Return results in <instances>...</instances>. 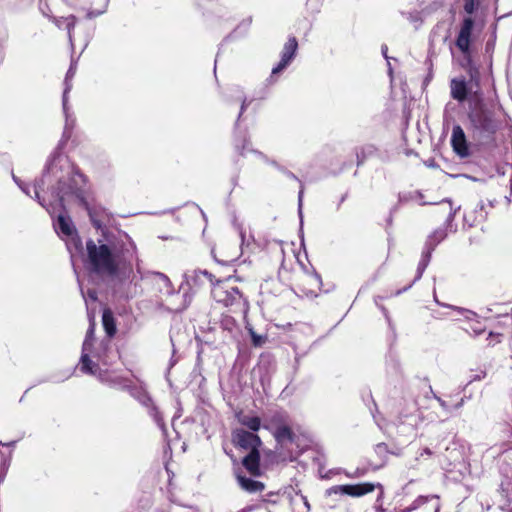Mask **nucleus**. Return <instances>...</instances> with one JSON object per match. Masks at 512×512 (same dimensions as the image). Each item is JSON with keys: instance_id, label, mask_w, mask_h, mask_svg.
<instances>
[{"instance_id": "1", "label": "nucleus", "mask_w": 512, "mask_h": 512, "mask_svg": "<svg viewBox=\"0 0 512 512\" xmlns=\"http://www.w3.org/2000/svg\"><path fill=\"white\" fill-rule=\"evenodd\" d=\"M106 244L96 245L93 240H88L86 249L91 270L99 275L110 277L119 283L130 280L133 273L132 266L121 260L117 261L114 254L136 253V245L126 233H119V240Z\"/></svg>"}, {"instance_id": "2", "label": "nucleus", "mask_w": 512, "mask_h": 512, "mask_svg": "<svg viewBox=\"0 0 512 512\" xmlns=\"http://www.w3.org/2000/svg\"><path fill=\"white\" fill-rule=\"evenodd\" d=\"M468 118L472 127L480 133L494 134L500 126L494 110L484 103L478 92H474L470 99Z\"/></svg>"}, {"instance_id": "3", "label": "nucleus", "mask_w": 512, "mask_h": 512, "mask_svg": "<svg viewBox=\"0 0 512 512\" xmlns=\"http://www.w3.org/2000/svg\"><path fill=\"white\" fill-rule=\"evenodd\" d=\"M211 293L216 302L231 308L232 311L242 312L248 309V301L238 287L232 284L230 278L217 280Z\"/></svg>"}, {"instance_id": "4", "label": "nucleus", "mask_w": 512, "mask_h": 512, "mask_svg": "<svg viewBox=\"0 0 512 512\" xmlns=\"http://www.w3.org/2000/svg\"><path fill=\"white\" fill-rule=\"evenodd\" d=\"M446 236L447 232L443 228L436 229L432 234L428 236L425 244V251L423 252L422 258L417 267V274L414 280L407 287L404 288V291L409 289L416 281H418L422 277L423 272L425 271L430 261L431 252L440 242H442L446 238Z\"/></svg>"}, {"instance_id": "5", "label": "nucleus", "mask_w": 512, "mask_h": 512, "mask_svg": "<svg viewBox=\"0 0 512 512\" xmlns=\"http://www.w3.org/2000/svg\"><path fill=\"white\" fill-rule=\"evenodd\" d=\"M231 440L234 446L249 451L258 450L262 445V441L256 433L249 432L244 428L233 429Z\"/></svg>"}, {"instance_id": "6", "label": "nucleus", "mask_w": 512, "mask_h": 512, "mask_svg": "<svg viewBox=\"0 0 512 512\" xmlns=\"http://www.w3.org/2000/svg\"><path fill=\"white\" fill-rule=\"evenodd\" d=\"M89 328L86 333L85 340L82 345V355L80 358V370L86 374H95V371L92 368L93 361L90 359L88 352L91 350L94 339L95 332V322L94 317L89 316Z\"/></svg>"}, {"instance_id": "7", "label": "nucleus", "mask_w": 512, "mask_h": 512, "mask_svg": "<svg viewBox=\"0 0 512 512\" xmlns=\"http://www.w3.org/2000/svg\"><path fill=\"white\" fill-rule=\"evenodd\" d=\"M474 21L471 17L463 20L460 31L456 39L457 48L463 53L466 59H470V42Z\"/></svg>"}, {"instance_id": "8", "label": "nucleus", "mask_w": 512, "mask_h": 512, "mask_svg": "<svg viewBox=\"0 0 512 512\" xmlns=\"http://www.w3.org/2000/svg\"><path fill=\"white\" fill-rule=\"evenodd\" d=\"M76 69H77V64L75 61H72L70 64V67L66 73L65 80H64L65 88H64L63 97H62V106H63L64 114L66 116L65 132L68 129H72L74 126V123H75V119H70L69 114H68V93L72 89V79L76 73Z\"/></svg>"}, {"instance_id": "9", "label": "nucleus", "mask_w": 512, "mask_h": 512, "mask_svg": "<svg viewBox=\"0 0 512 512\" xmlns=\"http://www.w3.org/2000/svg\"><path fill=\"white\" fill-rule=\"evenodd\" d=\"M298 49V42L295 37H290L285 43L280 62L272 69L271 77L283 71L293 60Z\"/></svg>"}, {"instance_id": "10", "label": "nucleus", "mask_w": 512, "mask_h": 512, "mask_svg": "<svg viewBox=\"0 0 512 512\" xmlns=\"http://www.w3.org/2000/svg\"><path fill=\"white\" fill-rule=\"evenodd\" d=\"M451 145L454 152L461 158H465L469 155L466 136L464 130L459 125H455L452 129Z\"/></svg>"}, {"instance_id": "11", "label": "nucleus", "mask_w": 512, "mask_h": 512, "mask_svg": "<svg viewBox=\"0 0 512 512\" xmlns=\"http://www.w3.org/2000/svg\"><path fill=\"white\" fill-rule=\"evenodd\" d=\"M376 488H380L382 490V485L380 483L374 484L370 482L360 484H346L345 495L351 497H361L373 492Z\"/></svg>"}, {"instance_id": "12", "label": "nucleus", "mask_w": 512, "mask_h": 512, "mask_svg": "<svg viewBox=\"0 0 512 512\" xmlns=\"http://www.w3.org/2000/svg\"><path fill=\"white\" fill-rule=\"evenodd\" d=\"M450 95L451 97L462 103L468 97V87L464 78H453L450 81Z\"/></svg>"}, {"instance_id": "13", "label": "nucleus", "mask_w": 512, "mask_h": 512, "mask_svg": "<svg viewBox=\"0 0 512 512\" xmlns=\"http://www.w3.org/2000/svg\"><path fill=\"white\" fill-rule=\"evenodd\" d=\"M365 473H366V470L360 469V468H357L353 473L347 472L342 468H333V469H329V470H324L323 467L319 468V476L321 479H324V480H330L333 477H335L336 475H340V474H345V476L348 478H358V477H362L363 475H365Z\"/></svg>"}, {"instance_id": "14", "label": "nucleus", "mask_w": 512, "mask_h": 512, "mask_svg": "<svg viewBox=\"0 0 512 512\" xmlns=\"http://www.w3.org/2000/svg\"><path fill=\"white\" fill-rule=\"evenodd\" d=\"M242 464L245 467V469L252 475V476H260V452L258 450L249 451L248 455H246L243 460Z\"/></svg>"}, {"instance_id": "15", "label": "nucleus", "mask_w": 512, "mask_h": 512, "mask_svg": "<svg viewBox=\"0 0 512 512\" xmlns=\"http://www.w3.org/2000/svg\"><path fill=\"white\" fill-rule=\"evenodd\" d=\"M235 476L239 486L249 493L261 492L265 488L262 482L248 478L239 471L235 472Z\"/></svg>"}, {"instance_id": "16", "label": "nucleus", "mask_w": 512, "mask_h": 512, "mask_svg": "<svg viewBox=\"0 0 512 512\" xmlns=\"http://www.w3.org/2000/svg\"><path fill=\"white\" fill-rule=\"evenodd\" d=\"M239 424L247 427L250 431L256 433L261 427V419L257 416H250L239 411L235 414Z\"/></svg>"}, {"instance_id": "17", "label": "nucleus", "mask_w": 512, "mask_h": 512, "mask_svg": "<svg viewBox=\"0 0 512 512\" xmlns=\"http://www.w3.org/2000/svg\"><path fill=\"white\" fill-rule=\"evenodd\" d=\"M374 453L376 454L377 459L375 461L370 460L369 466L372 469L377 470L382 468L386 464L389 450L385 443H378L374 447Z\"/></svg>"}, {"instance_id": "18", "label": "nucleus", "mask_w": 512, "mask_h": 512, "mask_svg": "<svg viewBox=\"0 0 512 512\" xmlns=\"http://www.w3.org/2000/svg\"><path fill=\"white\" fill-rule=\"evenodd\" d=\"M53 23L58 27V28H62V27H65L66 30H67V33H68V39H69V42L71 44V46H73V29L76 25V17L74 15H70L68 17H52L51 18Z\"/></svg>"}, {"instance_id": "19", "label": "nucleus", "mask_w": 512, "mask_h": 512, "mask_svg": "<svg viewBox=\"0 0 512 512\" xmlns=\"http://www.w3.org/2000/svg\"><path fill=\"white\" fill-rule=\"evenodd\" d=\"M56 232L64 236L70 237L76 235V229L69 217L59 215L55 225Z\"/></svg>"}, {"instance_id": "20", "label": "nucleus", "mask_w": 512, "mask_h": 512, "mask_svg": "<svg viewBox=\"0 0 512 512\" xmlns=\"http://www.w3.org/2000/svg\"><path fill=\"white\" fill-rule=\"evenodd\" d=\"M102 324L109 337H113L116 334L117 329L115 319L110 309H104L102 314Z\"/></svg>"}, {"instance_id": "21", "label": "nucleus", "mask_w": 512, "mask_h": 512, "mask_svg": "<svg viewBox=\"0 0 512 512\" xmlns=\"http://www.w3.org/2000/svg\"><path fill=\"white\" fill-rule=\"evenodd\" d=\"M429 500L434 501V504H433L434 512H438L440 505H439V501H438L439 497L437 495L419 496L418 498H416L414 500V502L412 503V506L407 509V512L419 508L421 505L425 504Z\"/></svg>"}, {"instance_id": "22", "label": "nucleus", "mask_w": 512, "mask_h": 512, "mask_svg": "<svg viewBox=\"0 0 512 512\" xmlns=\"http://www.w3.org/2000/svg\"><path fill=\"white\" fill-rule=\"evenodd\" d=\"M274 436L278 442H292L294 439V434L287 425H279L274 432Z\"/></svg>"}, {"instance_id": "23", "label": "nucleus", "mask_w": 512, "mask_h": 512, "mask_svg": "<svg viewBox=\"0 0 512 512\" xmlns=\"http://www.w3.org/2000/svg\"><path fill=\"white\" fill-rule=\"evenodd\" d=\"M91 366H92L93 370L95 371V374H93V375L97 376L100 381H102L104 383H109V384L117 383L115 378H113L107 371H102L96 363L93 362V364Z\"/></svg>"}, {"instance_id": "24", "label": "nucleus", "mask_w": 512, "mask_h": 512, "mask_svg": "<svg viewBox=\"0 0 512 512\" xmlns=\"http://www.w3.org/2000/svg\"><path fill=\"white\" fill-rule=\"evenodd\" d=\"M441 205L447 210L448 215L446 218V225L449 226L451 222L454 220V217L456 215L457 209L452 207L450 200H444L442 201Z\"/></svg>"}, {"instance_id": "25", "label": "nucleus", "mask_w": 512, "mask_h": 512, "mask_svg": "<svg viewBox=\"0 0 512 512\" xmlns=\"http://www.w3.org/2000/svg\"><path fill=\"white\" fill-rule=\"evenodd\" d=\"M346 485H335L325 491L327 497L332 495H345Z\"/></svg>"}, {"instance_id": "26", "label": "nucleus", "mask_w": 512, "mask_h": 512, "mask_svg": "<svg viewBox=\"0 0 512 512\" xmlns=\"http://www.w3.org/2000/svg\"><path fill=\"white\" fill-rule=\"evenodd\" d=\"M201 277L207 278V280L214 286L216 282H214V276L209 273L207 270H197L194 272L195 280H201Z\"/></svg>"}, {"instance_id": "27", "label": "nucleus", "mask_w": 512, "mask_h": 512, "mask_svg": "<svg viewBox=\"0 0 512 512\" xmlns=\"http://www.w3.org/2000/svg\"><path fill=\"white\" fill-rule=\"evenodd\" d=\"M476 8V0H465L464 10L468 14H472Z\"/></svg>"}, {"instance_id": "28", "label": "nucleus", "mask_w": 512, "mask_h": 512, "mask_svg": "<svg viewBox=\"0 0 512 512\" xmlns=\"http://www.w3.org/2000/svg\"><path fill=\"white\" fill-rule=\"evenodd\" d=\"M501 337H502V334H500V333L494 334L493 332H490L488 339L491 338L493 340H491L489 342V345H494L495 343H499L501 341Z\"/></svg>"}, {"instance_id": "29", "label": "nucleus", "mask_w": 512, "mask_h": 512, "mask_svg": "<svg viewBox=\"0 0 512 512\" xmlns=\"http://www.w3.org/2000/svg\"><path fill=\"white\" fill-rule=\"evenodd\" d=\"M153 411H154V419H155V421L158 423L159 426H163L164 425L163 424V419H162L159 411L156 408H154Z\"/></svg>"}, {"instance_id": "30", "label": "nucleus", "mask_w": 512, "mask_h": 512, "mask_svg": "<svg viewBox=\"0 0 512 512\" xmlns=\"http://www.w3.org/2000/svg\"><path fill=\"white\" fill-rule=\"evenodd\" d=\"M14 180L17 182V184L19 185V187L21 188V190H22L25 194L30 195V192H31V191H30V190H31L30 188H31V187H30L29 185H26V184H20V183L18 182V180H17L15 177H14Z\"/></svg>"}, {"instance_id": "31", "label": "nucleus", "mask_w": 512, "mask_h": 512, "mask_svg": "<svg viewBox=\"0 0 512 512\" xmlns=\"http://www.w3.org/2000/svg\"><path fill=\"white\" fill-rule=\"evenodd\" d=\"M252 340H253V344L255 346H259V345H261L263 343L262 337L256 335L255 333H252Z\"/></svg>"}, {"instance_id": "32", "label": "nucleus", "mask_w": 512, "mask_h": 512, "mask_svg": "<svg viewBox=\"0 0 512 512\" xmlns=\"http://www.w3.org/2000/svg\"><path fill=\"white\" fill-rule=\"evenodd\" d=\"M299 496H300V499H301V501L303 502V504H304V506L306 508V511L309 512L311 507H310V503H309L307 497L302 495V494H299Z\"/></svg>"}, {"instance_id": "33", "label": "nucleus", "mask_w": 512, "mask_h": 512, "mask_svg": "<svg viewBox=\"0 0 512 512\" xmlns=\"http://www.w3.org/2000/svg\"><path fill=\"white\" fill-rule=\"evenodd\" d=\"M87 296L92 301H96L97 300V292L95 290H88L87 291Z\"/></svg>"}, {"instance_id": "34", "label": "nucleus", "mask_w": 512, "mask_h": 512, "mask_svg": "<svg viewBox=\"0 0 512 512\" xmlns=\"http://www.w3.org/2000/svg\"><path fill=\"white\" fill-rule=\"evenodd\" d=\"M310 279L315 283V284H319L320 283V276L317 274V273H312L311 275H309Z\"/></svg>"}, {"instance_id": "35", "label": "nucleus", "mask_w": 512, "mask_h": 512, "mask_svg": "<svg viewBox=\"0 0 512 512\" xmlns=\"http://www.w3.org/2000/svg\"><path fill=\"white\" fill-rule=\"evenodd\" d=\"M303 194H304V188L301 185V189H300L299 194H298V202H299V208L300 209H301V206H302Z\"/></svg>"}, {"instance_id": "36", "label": "nucleus", "mask_w": 512, "mask_h": 512, "mask_svg": "<svg viewBox=\"0 0 512 512\" xmlns=\"http://www.w3.org/2000/svg\"><path fill=\"white\" fill-rule=\"evenodd\" d=\"M247 101L246 99L244 98L242 100V104H241V109H240V113H239V116H238V119L241 117V115L243 114V112L245 111L246 107H247Z\"/></svg>"}, {"instance_id": "37", "label": "nucleus", "mask_w": 512, "mask_h": 512, "mask_svg": "<svg viewBox=\"0 0 512 512\" xmlns=\"http://www.w3.org/2000/svg\"><path fill=\"white\" fill-rule=\"evenodd\" d=\"M282 171H283V172H284V173H285L289 178H291V179H294V180H297V181H298V177H297L294 173H292V172H290V171H287V170H285V169H282Z\"/></svg>"}, {"instance_id": "38", "label": "nucleus", "mask_w": 512, "mask_h": 512, "mask_svg": "<svg viewBox=\"0 0 512 512\" xmlns=\"http://www.w3.org/2000/svg\"><path fill=\"white\" fill-rule=\"evenodd\" d=\"M33 191H34V194H35V198L39 201V203L41 205H43V203L40 201L39 191H38V186L37 185L33 186Z\"/></svg>"}, {"instance_id": "39", "label": "nucleus", "mask_w": 512, "mask_h": 512, "mask_svg": "<svg viewBox=\"0 0 512 512\" xmlns=\"http://www.w3.org/2000/svg\"><path fill=\"white\" fill-rule=\"evenodd\" d=\"M424 455L431 456L432 451L429 448H424L423 451L420 453V456L422 457Z\"/></svg>"}, {"instance_id": "40", "label": "nucleus", "mask_w": 512, "mask_h": 512, "mask_svg": "<svg viewBox=\"0 0 512 512\" xmlns=\"http://www.w3.org/2000/svg\"><path fill=\"white\" fill-rule=\"evenodd\" d=\"M381 50H382V54H383V56H384L386 59H388V56H387V50H388V48H387V46H386V45H383V46H382V48H381Z\"/></svg>"}, {"instance_id": "41", "label": "nucleus", "mask_w": 512, "mask_h": 512, "mask_svg": "<svg viewBox=\"0 0 512 512\" xmlns=\"http://www.w3.org/2000/svg\"><path fill=\"white\" fill-rule=\"evenodd\" d=\"M92 223H93V225L96 228H100L101 227V224H100V222L98 220H95V219L92 218Z\"/></svg>"}, {"instance_id": "42", "label": "nucleus", "mask_w": 512, "mask_h": 512, "mask_svg": "<svg viewBox=\"0 0 512 512\" xmlns=\"http://www.w3.org/2000/svg\"><path fill=\"white\" fill-rule=\"evenodd\" d=\"M158 275H160L167 282V284H170V280L164 274L158 273Z\"/></svg>"}, {"instance_id": "43", "label": "nucleus", "mask_w": 512, "mask_h": 512, "mask_svg": "<svg viewBox=\"0 0 512 512\" xmlns=\"http://www.w3.org/2000/svg\"><path fill=\"white\" fill-rule=\"evenodd\" d=\"M438 402L440 403V405H441L443 408H446V403H445V401H443L442 399L438 398Z\"/></svg>"}, {"instance_id": "44", "label": "nucleus", "mask_w": 512, "mask_h": 512, "mask_svg": "<svg viewBox=\"0 0 512 512\" xmlns=\"http://www.w3.org/2000/svg\"><path fill=\"white\" fill-rule=\"evenodd\" d=\"M96 15H97V14H94V13H92V12H89V13L87 14V17H88V18H92V17H94V16H96Z\"/></svg>"}, {"instance_id": "45", "label": "nucleus", "mask_w": 512, "mask_h": 512, "mask_svg": "<svg viewBox=\"0 0 512 512\" xmlns=\"http://www.w3.org/2000/svg\"><path fill=\"white\" fill-rule=\"evenodd\" d=\"M421 197H422V194H421V193H419V192H416V193H415V198H416V199L421 198Z\"/></svg>"}, {"instance_id": "46", "label": "nucleus", "mask_w": 512, "mask_h": 512, "mask_svg": "<svg viewBox=\"0 0 512 512\" xmlns=\"http://www.w3.org/2000/svg\"><path fill=\"white\" fill-rule=\"evenodd\" d=\"M406 417H407V415H403V416L400 417L401 423H405L404 418H406Z\"/></svg>"}, {"instance_id": "47", "label": "nucleus", "mask_w": 512, "mask_h": 512, "mask_svg": "<svg viewBox=\"0 0 512 512\" xmlns=\"http://www.w3.org/2000/svg\"><path fill=\"white\" fill-rule=\"evenodd\" d=\"M137 270L140 271V265H139L138 261H137Z\"/></svg>"}, {"instance_id": "48", "label": "nucleus", "mask_w": 512, "mask_h": 512, "mask_svg": "<svg viewBox=\"0 0 512 512\" xmlns=\"http://www.w3.org/2000/svg\"><path fill=\"white\" fill-rule=\"evenodd\" d=\"M82 296L84 297V299L86 300V296H85V293L82 291Z\"/></svg>"}]
</instances>
